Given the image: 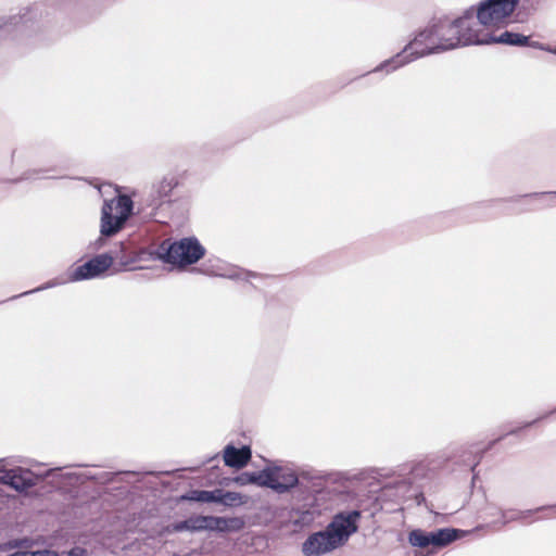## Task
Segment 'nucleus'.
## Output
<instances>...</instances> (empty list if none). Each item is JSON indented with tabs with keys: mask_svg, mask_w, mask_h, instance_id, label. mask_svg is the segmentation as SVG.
<instances>
[{
	"mask_svg": "<svg viewBox=\"0 0 556 556\" xmlns=\"http://www.w3.org/2000/svg\"><path fill=\"white\" fill-rule=\"evenodd\" d=\"M475 7H469L454 18L443 14L434 15L428 25L416 33L414 38L395 55L384 60L371 72L395 70L426 55L437 54L462 47L479 46L480 28L473 26Z\"/></svg>",
	"mask_w": 556,
	"mask_h": 556,
	"instance_id": "1",
	"label": "nucleus"
},
{
	"mask_svg": "<svg viewBox=\"0 0 556 556\" xmlns=\"http://www.w3.org/2000/svg\"><path fill=\"white\" fill-rule=\"evenodd\" d=\"M266 488L277 494L291 493L285 523L294 532L311 527L321 516L330 495L327 476L315 469L295 471L289 467L267 465Z\"/></svg>",
	"mask_w": 556,
	"mask_h": 556,
	"instance_id": "2",
	"label": "nucleus"
},
{
	"mask_svg": "<svg viewBox=\"0 0 556 556\" xmlns=\"http://www.w3.org/2000/svg\"><path fill=\"white\" fill-rule=\"evenodd\" d=\"M205 254L206 249L200 240L195 236H188L177 240H163L152 249L151 260L185 268L195 265Z\"/></svg>",
	"mask_w": 556,
	"mask_h": 556,
	"instance_id": "3",
	"label": "nucleus"
},
{
	"mask_svg": "<svg viewBox=\"0 0 556 556\" xmlns=\"http://www.w3.org/2000/svg\"><path fill=\"white\" fill-rule=\"evenodd\" d=\"M393 476L399 477L393 482L386 483L383 491L394 490V495L404 503L413 501L415 505L420 506L426 502V497L421 489L416 484L418 480L425 479L428 475V467L422 463L404 464L393 471Z\"/></svg>",
	"mask_w": 556,
	"mask_h": 556,
	"instance_id": "4",
	"label": "nucleus"
},
{
	"mask_svg": "<svg viewBox=\"0 0 556 556\" xmlns=\"http://www.w3.org/2000/svg\"><path fill=\"white\" fill-rule=\"evenodd\" d=\"M520 0H481L475 7L476 28H490L506 25Z\"/></svg>",
	"mask_w": 556,
	"mask_h": 556,
	"instance_id": "5",
	"label": "nucleus"
},
{
	"mask_svg": "<svg viewBox=\"0 0 556 556\" xmlns=\"http://www.w3.org/2000/svg\"><path fill=\"white\" fill-rule=\"evenodd\" d=\"M177 185L175 177H163L154 182L149 193L138 203L137 213L143 214L147 219L154 218L163 205L172 203L170 194Z\"/></svg>",
	"mask_w": 556,
	"mask_h": 556,
	"instance_id": "6",
	"label": "nucleus"
},
{
	"mask_svg": "<svg viewBox=\"0 0 556 556\" xmlns=\"http://www.w3.org/2000/svg\"><path fill=\"white\" fill-rule=\"evenodd\" d=\"M60 469L61 468H52L47 470L43 475H37L30 469L21 466L9 469L4 468L0 470V483L20 494H26L31 488Z\"/></svg>",
	"mask_w": 556,
	"mask_h": 556,
	"instance_id": "7",
	"label": "nucleus"
},
{
	"mask_svg": "<svg viewBox=\"0 0 556 556\" xmlns=\"http://www.w3.org/2000/svg\"><path fill=\"white\" fill-rule=\"evenodd\" d=\"M113 257V273L132 270V265L151 260L152 250L140 247L131 241H121L108 251Z\"/></svg>",
	"mask_w": 556,
	"mask_h": 556,
	"instance_id": "8",
	"label": "nucleus"
},
{
	"mask_svg": "<svg viewBox=\"0 0 556 556\" xmlns=\"http://www.w3.org/2000/svg\"><path fill=\"white\" fill-rule=\"evenodd\" d=\"M110 269H113V257L106 251L91 256L85 263L71 269L68 280L71 282H78L104 278L109 275Z\"/></svg>",
	"mask_w": 556,
	"mask_h": 556,
	"instance_id": "9",
	"label": "nucleus"
},
{
	"mask_svg": "<svg viewBox=\"0 0 556 556\" xmlns=\"http://www.w3.org/2000/svg\"><path fill=\"white\" fill-rule=\"evenodd\" d=\"M361 518L362 511L359 509L339 510L332 516L326 528L336 541L343 546L358 531Z\"/></svg>",
	"mask_w": 556,
	"mask_h": 556,
	"instance_id": "10",
	"label": "nucleus"
},
{
	"mask_svg": "<svg viewBox=\"0 0 556 556\" xmlns=\"http://www.w3.org/2000/svg\"><path fill=\"white\" fill-rule=\"evenodd\" d=\"M341 547L325 527L323 530L311 533L302 543L304 556H323Z\"/></svg>",
	"mask_w": 556,
	"mask_h": 556,
	"instance_id": "11",
	"label": "nucleus"
},
{
	"mask_svg": "<svg viewBox=\"0 0 556 556\" xmlns=\"http://www.w3.org/2000/svg\"><path fill=\"white\" fill-rule=\"evenodd\" d=\"M555 414H556V407L549 412L544 413L543 415L536 417L535 419H533L531 421L523 422L520 427L509 430L508 432L498 437L497 439L490 441L485 447L472 452L475 454V462L470 466V471L472 472L471 486L475 485L476 480L478 479V472L476 471L477 466L481 463L484 454L486 452H489L490 450H492L495 446V444H497L498 442L504 440V438L506 435H518L522 430L531 428V427L535 426L538 422H540L541 420L547 418L548 416L555 415Z\"/></svg>",
	"mask_w": 556,
	"mask_h": 556,
	"instance_id": "12",
	"label": "nucleus"
},
{
	"mask_svg": "<svg viewBox=\"0 0 556 556\" xmlns=\"http://www.w3.org/2000/svg\"><path fill=\"white\" fill-rule=\"evenodd\" d=\"M478 41L479 46L500 43L510 47H526L529 43V36L511 30H505L496 36L480 28Z\"/></svg>",
	"mask_w": 556,
	"mask_h": 556,
	"instance_id": "13",
	"label": "nucleus"
},
{
	"mask_svg": "<svg viewBox=\"0 0 556 556\" xmlns=\"http://www.w3.org/2000/svg\"><path fill=\"white\" fill-rule=\"evenodd\" d=\"M112 202H103L101 207L100 233L102 237H114L124 229L127 220L116 215Z\"/></svg>",
	"mask_w": 556,
	"mask_h": 556,
	"instance_id": "14",
	"label": "nucleus"
},
{
	"mask_svg": "<svg viewBox=\"0 0 556 556\" xmlns=\"http://www.w3.org/2000/svg\"><path fill=\"white\" fill-rule=\"evenodd\" d=\"M430 533L432 540V551L426 555L420 552H415V556H431L435 554L438 549L447 546L452 542H455L467 534V532L462 529L451 527L439 528L430 531Z\"/></svg>",
	"mask_w": 556,
	"mask_h": 556,
	"instance_id": "15",
	"label": "nucleus"
},
{
	"mask_svg": "<svg viewBox=\"0 0 556 556\" xmlns=\"http://www.w3.org/2000/svg\"><path fill=\"white\" fill-rule=\"evenodd\" d=\"M252 457L250 445L237 447L233 443H228L223 450V460L225 466L241 469L247 466Z\"/></svg>",
	"mask_w": 556,
	"mask_h": 556,
	"instance_id": "16",
	"label": "nucleus"
},
{
	"mask_svg": "<svg viewBox=\"0 0 556 556\" xmlns=\"http://www.w3.org/2000/svg\"><path fill=\"white\" fill-rule=\"evenodd\" d=\"M243 517L208 516V532L220 534L237 533L244 529Z\"/></svg>",
	"mask_w": 556,
	"mask_h": 556,
	"instance_id": "17",
	"label": "nucleus"
},
{
	"mask_svg": "<svg viewBox=\"0 0 556 556\" xmlns=\"http://www.w3.org/2000/svg\"><path fill=\"white\" fill-rule=\"evenodd\" d=\"M168 533H181V532H208V516L204 515H191L190 517L174 521L166 527Z\"/></svg>",
	"mask_w": 556,
	"mask_h": 556,
	"instance_id": "18",
	"label": "nucleus"
},
{
	"mask_svg": "<svg viewBox=\"0 0 556 556\" xmlns=\"http://www.w3.org/2000/svg\"><path fill=\"white\" fill-rule=\"evenodd\" d=\"M251 501V497L241 492L225 490L217 488L215 504L222 505L227 508H237L245 506Z\"/></svg>",
	"mask_w": 556,
	"mask_h": 556,
	"instance_id": "19",
	"label": "nucleus"
},
{
	"mask_svg": "<svg viewBox=\"0 0 556 556\" xmlns=\"http://www.w3.org/2000/svg\"><path fill=\"white\" fill-rule=\"evenodd\" d=\"M103 202H112L113 211L115 214L128 220L132 215L137 214L135 211L136 205L134 200L128 194H116L113 199L104 200Z\"/></svg>",
	"mask_w": 556,
	"mask_h": 556,
	"instance_id": "20",
	"label": "nucleus"
},
{
	"mask_svg": "<svg viewBox=\"0 0 556 556\" xmlns=\"http://www.w3.org/2000/svg\"><path fill=\"white\" fill-rule=\"evenodd\" d=\"M232 481L238 485H256L266 488L267 481V465L257 471H243L237 475Z\"/></svg>",
	"mask_w": 556,
	"mask_h": 556,
	"instance_id": "21",
	"label": "nucleus"
},
{
	"mask_svg": "<svg viewBox=\"0 0 556 556\" xmlns=\"http://www.w3.org/2000/svg\"><path fill=\"white\" fill-rule=\"evenodd\" d=\"M217 488L213 490L190 489L178 497V502L215 504Z\"/></svg>",
	"mask_w": 556,
	"mask_h": 556,
	"instance_id": "22",
	"label": "nucleus"
},
{
	"mask_svg": "<svg viewBox=\"0 0 556 556\" xmlns=\"http://www.w3.org/2000/svg\"><path fill=\"white\" fill-rule=\"evenodd\" d=\"M408 543L418 548H426L427 554L432 551V540H431V533L430 531H425L422 529H413L408 533Z\"/></svg>",
	"mask_w": 556,
	"mask_h": 556,
	"instance_id": "23",
	"label": "nucleus"
},
{
	"mask_svg": "<svg viewBox=\"0 0 556 556\" xmlns=\"http://www.w3.org/2000/svg\"><path fill=\"white\" fill-rule=\"evenodd\" d=\"M33 9L24 8L20 14L11 16L9 21L2 25H0V31H7L12 26L16 27L18 30H22L26 27L27 23L33 18Z\"/></svg>",
	"mask_w": 556,
	"mask_h": 556,
	"instance_id": "24",
	"label": "nucleus"
},
{
	"mask_svg": "<svg viewBox=\"0 0 556 556\" xmlns=\"http://www.w3.org/2000/svg\"><path fill=\"white\" fill-rule=\"evenodd\" d=\"M54 170H55V167L31 168V169H27V170L23 172L22 175L16 178H10V179H5L3 181L8 182V184H20V182L26 181V180L38 179V178H40L39 175H45V174H48V173H51Z\"/></svg>",
	"mask_w": 556,
	"mask_h": 556,
	"instance_id": "25",
	"label": "nucleus"
},
{
	"mask_svg": "<svg viewBox=\"0 0 556 556\" xmlns=\"http://www.w3.org/2000/svg\"><path fill=\"white\" fill-rule=\"evenodd\" d=\"M213 275L228 278L230 280H247V281L252 277L254 278V277L258 276V274L255 271L244 270V269L238 268V267L232 268V269L228 270L227 273H223V274L213 273Z\"/></svg>",
	"mask_w": 556,
	"mask_h": 556,
	"instance_id": "26",
	"label": "nucleus"
},
{
	"mask_svg": "<svg viewBox=\"0 0 556 556\" xmlns=\"http://www.w3.org/2000/svg\"><path fill=\"white\" fill-rule=\"evenodd\" d=\"M555 511L556 513V503L555 504H546L542 505L532 509H525V510H517L518 519L519 521H523L530 517H532L535 514L542 513V511Z\"/></svg>",
	"mask_w": 556,
	"mask_h": 556,
	"instance_id": "27",
	"label": "nucleus"
},
{
	"mask_svg": "<svg viewBox=\"0 0 556 556\" xmlns=\"http://www.w3.org/2000/svg\"><path fill=\"white\" fill-rule=\"evenodd\" d=\"M501 519L497 521L501 526H506L513 521H519L516 509H501Z\"/></svg>",
	"mask_w": 556,
	"mask_h": 556,
	"instance_id": "28",
	"label": "nucleus"
},
{
	"mask_svg": "<svg viewBox=\"0 0 556 556\" xmlns=\"http://www.w3.org/2000/svg\"><path fill=\"white\" fill-rule=\"evenodd\" d=\"M58 285H60V282H59V281H56V280H54V279H53V280H49V281H47V282H45V283L40 285V286H39V287H37V288H34V289H31V290L25 291V292H23V293H21V294H18V295H14V296H12V298H11V300H14V299H17V298H21V296H25V295H28V294L37 293V292H40V291H43V290H47V289L53 288V287H55V286H58Z\"/></svg>",
	"mask_w": 556,
	"mask_h": 556,
	"instance_id": "29",
	"label": "nucleus"
},
{
	"mask_svg": "<svg viewBox=\"0 0 556 556\" xmlns=\"http://www.w3.org/2000/svg\"><path fill=\"white\" fill-rule=\"evenodd\" d=\"M546 195L556 197V191L530 192L523 195L509 198V201H518L520 198H542Z\"/></svg>",
	"mask_w": 556,
	"mask_h": 556,
	"instance_id": "30",
	"label": "nucleus"
},
{
	"mask_svg": "<svg viewBox=\"0 0 556 556\" xmlns=\"http://www.w3.org/2000/svg\"><path fill=\"white\" fill-rule=\"evenodd\" d=\"M526 47H530V48H533V49L542 50V51H545V52H548V53H552V54H553V51H554V48H555V47H552V46L546 45V43H542V42H539V41H533V40H531L530 36H529V43H527Z\"/></svg>",
	"mask_w": 556,
	"mask_h": 556,
	"instance_id": "31",
	"label": "nucleus"
},
{
	"mask_svg": "<svg viewBox=\"0 0 556 556\" xmlns=\"http://www.w3.org/2000/svg\"><path fill=\"white\" fill-rule=\"evenodd\" d=\"M63 554L66 556H87L88 551L85 547L75 545L68 551L63 552Z\"/></svg>",
	"mask_w": 556,
	"mask_h": 556,
	"instance_id": "32",
	"label": "nucleus"
},
{
	"mask_svg": "<svg viewBox=\"0 0 556 556\" xmlns=\"http://www.w3.org/2000/svg\"><path fill=\"white\" fill-rule=\"evenodd\" d=\"M27 542H28L27 539H15V540L9 541L7 544L1 546V549L3 551V549H9V548H17V547L23 546Z\"/></svg>",
	"mask_w": 556,
	"mask_h": 556,
	"instance_id": "33",
	"label": "nucleus"
},
{
	"mask_svg": "<svg viewBox=\"0 0 556 556\" xmlns=\"http://www.w3.org/2000/svg\"><path fill=\"white\" fill-rule=\"evenodd\" d=\"M34 556H60L58 552L49 548L34 551Z\"/></svg>",
	"mask_w": 556,
	"mask_h": 556,
	"instance_id": "34",
	"label": "nucleus"
},
{
	"mask_svg": "<svg viewBox=\"0 0 556 556\" xmlns=\"http://www.w3.org/2000/svg\"><path fill=\"white\" fill-rule=\"evenodd\" d=\"M105 238L100 235V237L92 243L93 249L98 250L105 244Z\"/></svg>",
	"mask_w": 556,
	"mask_h": 556,
	"instance_id": "35",
	"label": "nucleus"
},
{
	"mask_svg": "<svg viewBox=\"0 0 556 556\" xmlns=\"http://www.w3.org/2000/svg\"><path fill=\"white\" fill-rule=\"evenodd\" d=\"M7 556H34V551L33 552L17 551V552H13Z\"/></svg>",
	"mask_w": 556,
	"mask_h": 556,
	"instance_id": "36",
	"label": "nucleus"
},
{
	"mask_svg": "<svg viewBox=\"0 0 556 556\" xmlns=\"http://www.w3.org/2000/svg\"><path fill=\"white\" fill-rule=\"evenodd\" d=\"M192 271L201 273V274H204V275H212V273H211V271H208L207 269H204V268L193 267V268H192Z\"/></svg>",
	"mask_w": 556,
	"mask_h": 556,
	"instance_id": "37",
	"label": "nucleus"
},
{
	"mask_svg": "<svg viewBox=\"0 0 556 556\" xmlns=\"http://www.w3.org/2000/svg\"><path fill=\"white\" fill-rule=\"evenodd\" d=\"M112 475H113L112 472H104V473L102 475V477H101V480H102L103 482H109V481H111V478H109V476H112Z\"/></svg>",
	"mask_w": 556,
	"mask_h": 556,
	"instance_id": "38",
	"label": "nucleus"
},
{
	"mask_svg": "<svg viewBox=\"0 0 556 556\" xmlns=\"http://www.w3.org/2000/svg\"><path fill=\"white\" fill-rule=\"evenodd\" d=\"M66 477L68 479H73V478H78V475L77 473H66Z\"/></svg>",
	"mask_w": 556,
	"mask_h": 556,
	"instance_id": "39",
	"label": "nucleus"
},
{
	"mask_svg": "<svg viewBox=\"0 0 556 556\" xmlns=\"http://www.w3.org/2000/svg\"><path fill=\"white\" fill-rule=\"evenodd\" d=\"M217 458H218V454H216V455H214V456L210 457V458L206 460V463H210V462H212V460H214V459H217Z\"/></svg>",
	"mask_w": 556,
	"mask_h": 556,
	"instance_id": "40",
	"label": "nucleus"
},
{
	"mask_svg": "<svg viewBox=\"0 0 556 556\" xmlns=\"http://www.w3.org/2000/svg\"><path fill=\"white\" fill-rule=\"evenodd\" d=\"M42 178L58 179V178H61V177L60 176H43Z\"/></svg>",
	"mask_w": 556,
	"mask_h": 556,
	"instance_id": "41",
	"label": "nucleus"
},
{
	"mask_svg": "<svg viewBox=\"0 0 556 556\" xmlns=\"http://www.w3.org/2000/svg\"><path fill=\"white\" fill-rule=\"evenodd\" d=\"M553 54H555V55H556V47L554 48Z\"/></svg>",
	"mask_w": 556,
	"mask_h": 556,
	"instance_id": "42",
	"label": "nucleus"
}]
</instances>
